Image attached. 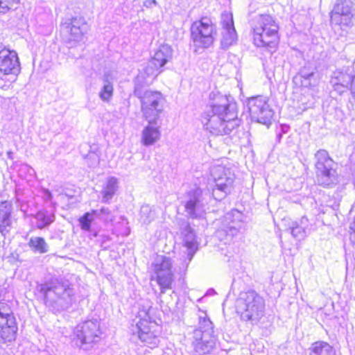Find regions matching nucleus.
I'll list each match as a JSON object with an SVG mask.
<instances>
[{"label":"nucleus","mask_w":355,"mask_h":355,"mask_svg":"<svg viewBox=\"0 0 355 355\" xmlns=\"http://www.w3.org/2000/svg\"><path fill=\"white\" fill-rule=\"evenodd\" d=\"M210 98L214 101L211 110L202 116L205 128L214 135L230 134L240 125L236 102L232 97L220 94H211Z\"/></svg>","instance_id":"1"},{"label":"nucleus","mask_w":355,"mask_h":355,"mask_svg":"<svg viewBox=\"0 0 355 355\" xmlns=\"http://www.w3.org/2000/svg\"><path fill=\"white\" fill-rule=\"evenodd\" d=\"M253 40L258 47L275 49L279 41V26L270 15L257 17L253 24Z\"/></svg>","instance_id":"2"},{"label":"nucleus","mask_w":355,"mask_h":355,"mask_svg":"<svg viewBox=\"0 0 355 355\" xmlns=\"http://www.w3.org/2000/svg\"><path fill=\"white\" fill-rule=\"evenodd\" d=\"M139 81H143L141 76L137 79V85L135 87L134 94L140 99L141 111L148 121H155L159 116L164 110L165 99L159 92L144 91Z\"/></svg>","instance_id":"3"},{"label":"nucleus","mask_w":355,"mask_h":355,"mask_svg":"<svg viewBox=\"0 0 355 355\" xmlns=\"http://www.w3.org/2000/svg\"><path fill=\"white\" fill-rule=\"evenodd\" d=\"M264 308L263 298L254 291L241 293L236 300V311L245 321L261 318Z\"/></svg>","instance_id":"4"},{"label":"nucleus","mask_w":355,"mask_h":355,"mask_svg":"<svg viewBox=\"0 0 355 355\" xmlns=\"http://www.w3.org/2000/svg\"><path fill=\"white\" fill-rule=\"evenodd\" d=\"M315 177L318 184L331 187L338 182L337 164L326 150L320 149L315 154Z\"/></svg>","instance_id":"5"},{"label":"nucleus","mask_w":355,"mask_h":355,"mask_svg":"<svg viewBox=\"0 0 355 355\" xmlns=\"http://www.w3.org/2000/svg\"><path fill=\"white\" fill-rule=\"evenodd\" d=\"M216 36V26L209 17L194 21L191 26V38L195 51L210 47Z\"/></svg>","instance_id":"6"},{"label":"nucleus","mask_w":355,"mask_h":355,"mask_svg":"<svg viewBox=\"0 0 355 355\" xmlns=\"http://www.w3.org/2000/svg\"><path fill=\"white\" fill-rule=\"evenodd\" d=\"M137 334L139 339L150 348H155L159 343L160 325L151 318L148 311L143 309L138 313Z\"/></svg>","instance_id":"7"},{"label":"nucleus","mask_w":355,"mask_h":355,"mask_svg":"<svg viewBox=\"0 0 355 355\" xmlns=\"http://www.w3.org/2000/svg\"><path fill=\"white\" fill-rule=\"evenodd\" d=\"M18 333V322L13 311L11 300L0 301V340L3 343H11L16 340Z\"/></svg>","instance_id":"8"},{"label":"nucleus","mask_w":355,"mask_h":355,"mask_svg":"<svg viewBox=\"0 0 355 355\" xmlns=\"http://www.w3.org/2000/svg\"><path fill=\"white\" fill-rule=\"evenodd\" d=\"M247 105L252 121L268 126L274 111L268 104V99L263 96H253L248 99Z\"/></svg>","instance_id":"9"},{"label":"nucleus","mask_w":355,"mask_h":355,"mask_svg":"<svg viewBox=\"0 0 355 355\" xmlns=\"http://www.w3.org/2000/svg\"><path fill=\"white\" fill-rule=\"evenodd\" d=\"M355 15L352 0H337L331 12V22L341 26H349Z\"/></svg>","instance_id":"10"},{"label":"nucleus","mask_w":355,"mask_h":355,"mask_svg":"<svg viewBox=\"0 0 355 355\" xmlns=\"http://www.w3.org/2000/svg\"><path fill=\"white\" fill-rule=\"evenodd\" d=\"M224 171V166H215L211 169V175L215 182L216 188L213 190L214 200H218V198H224L230 193L232 189V185L234 181V173H228V177L220 178Z\"/></svg>","instance_id":"11"},{"label":"nucleus","mask_w":355,"mask_h":355,"mask_svg":"<svg viewBox=\"0 0 355 355\" xmlns=\"http://www.w3.org/2000/svg\"><path fill=\"white\" fill-rule=\"evenodd\" d=\"M171 268L170 260L165 257L160 263L154 265V270L156 274L155 280L162 293L173 288L174 278Z\"/></svg>","instance_id":"12"},{"label":"nucleus","mask_w":355,"mask_h":355,"mask_svg":"<svg viewBox=\"0 0 355 355\" xmlns=\"http://www.w3.org/2000/svg\"><path fill=\"white\" fill-rule=\"evenodd\" d=\"M221 40L220 46L223 49H227L235 44L238 37L234 28L232 14L224 12L221 15Z\"/></svg>","instance_id":"13"},{"label":"nucleus","mask_w":355,"mask_h":355,"mask_svg":"<svg viewBox=\"0 0 355 355\" xmlns=\"http://www.w3.org/2000/svg\"><path fill=\"white\" fill-rule=\"evenodd\" d=\"M20 71L17 53L5 47L0 49V71L4 75L17 76Z\"/></svg>","instance_id":"14"},{"label":"nucleus","mask_w":355,"mask_h":355,"mask_svg":"<svg viewBox=\"0 0 355 355\" xmlns=\"http://www.w3.org/2000/svg\"><path fill=\"white\" fill-rule=\"evenodd\" d=\"M62 26L69 33V40L73 42L83 41L88 29L83 17H73L67 19Z\"/></svg>","instance_id":"15"},{"label":"nucleus","mask_w":355,"mask_h":355,"mask_svg":"<svg viewBox=\"0 0 355 355\" xmlns=\"http://www.w3.org/2000/svg\"><path fill=\"white\" fill-rule=\"evenodd\" d=\"M293 81L296 85H300L302 87L312 88L318 85L319 77L313 69L304 67L294 77Z\"/></svg>","instance_id":"16"},{"label":"nucleus","mask_w":355,"mask_h":355,"mask_svg":"<svg viewBox=\"0 0 355 355\" xmlns=\"http://www.w3.org/2000/svg\"><path fill=\"white\" fill-rule=\"evenodd\" d=\"M98 325L92 321H85L76 327V338L80 344H85L87 338H95L98 335Z\"/></svg>","instance_id":"17"},{"label":"nucleus","mask_w":355,"mask_h":355,"mask_svg":"<svg viewBox=\"0 0 355 355\" xmlns=\"http://www.w3.org/2000/svg\"><path fill=\"white\" fill-rule=\"evenodd\" d=\"M160 67L157 66L153 60H150L146 65L141 70H139L138 75L135 78L134 83L135 87L137 85V79L141 76L143 81H139L141 87H145L150 84L162 71Z\"/></svg>","instance_id":"18"},{"label":"nucleus","mask_w":355,"mask_h":355,"mask_svg":"<svg viewBox=\"0 0 355 355\" xmlns=\"http://www.w3.org/2000/svg\"><path fill=\"white\" fill-rule=\"evenodd\" d=\"M159 127L157 125L156 120L148 121L141 132V143L146 146H151L156 143L160 138Z\"/></svg>","instance_id":"19"},{"label":"nucleus","mask_w":355,"mask_h":355,"mask_svg":"<svg viewBox=\"0 0 355 355\" xmlns=\"http://www.w3.org/2000/svg\"><path fill=\"white\" fill-rule=\"evenodd\" d=\"M172 55L171 47L168 44H163L159 46L150 60L162 68L171 59Z\"/></svg>","instance_id":"20"},{"label":"nucleus","mask_w":355,"mask_h":355,"mask_svg":"<svg viewBox=\"0 0 355 355\" xmlns=\"http://www.w3.org/2000/svg\"><path fill=\"white\" fill-rule=\"evenodd\" d=\"M347 71H337L334 73V76L332 78L331 83L334 86L338 87L339 85L347 88L351 87L352 79H354V73Z\"/></svg>","instance_id":"21"},{"label":"nucleus","mask_w":355,"mask_h":355,"mask_svg":"<svg viewBox=\"0 0 355 355\" xmlns=\"http://www.w3.org/2000/svg\"><path fill=\"white\" fill-rule=\"evenodd\" d=\"M309 355H335L336 352L333 347L327 342L315 341L310 347Z\"/></svg>","instance_id":"22"},{"label":"nucleus","mask_w":355,"mask_h":355,"mask_svg":"<svg viewBox=\"0 0 355 355\" xmlns=\"http://www.w3.org/2000/svg\"><path fill=\"white\" fill-rule=\"evenodd\" d=\"M111 79L108 73H105L103 78V85L98 94L99 98L104 102H109L113 96L114 88Z\"/></svg>","instance_id":"23"},{"label":"nucleus","mask_w":355,"mask_h":355,"mask_svg":"<svg viewBox=\"0 0 355 355\" xmlns=\"http://www.w3.org/2000/svg\"><path fill=\"white\" fill-rule=\"evenodd\" d=\"M28 244L30 248L35 252L43 254L48 251V245L42 237L31 238Z\"/></svg>","instance_id":"24"},{"label":"nucleus","mask_w":355,"mask_h":355,"mask_svg":"<svg viewBox=\"0 0 355 355\" xmlns=\"http://www.w3.org/2000/svg\"><path fill=\"white\" fill-rule=\"evenodd\" d=\"M117 189V180L115 178L108 179L106 186L103 191V198H112Z\"/></svg>","instance_id":"25"},{"label":"nucleus","mask_w":355,"mask_h":355,"mask_svg":"<svg viewBox=\"0 0 355 355\" xmlns=\"http://www.w3.org/2000/svg\"><path fill=\"white\" fill-rule=\"evenodd\" d=\"M10 207L7 209L5 211L0 209V232L3 233L8 232L7 227L11 225V221L10 220Z\"/></svg>","instance_id":"26"},{"label":"nucleus","mask_w":355,"mask_h":355,"mask_svg":"<svg viewBox=\"0 0 355 355\" xmlns=\"http://www.w3.org/2000/svg\"><path fill=\"white\" fill-rule=\"evenodd\" d=\"M78 221L80 225V227L84 231L89 232L91 230V225L92 220L90 218V214L89 212L85 213L79 219Z\"/></svg>","instance_id":"27"},{"label":"nucleus","mask_w":355,"mask_h":355,"mask_svg":"<svg viewBox=\"0 0 355 355\" xmlns=\"http://www.w3.org/2000/svg\"><path fill=\"white\" fill-rule=\"evenodd\" d=\"M19 1V0H0V13H6Z\"/></svg>","instance_id":"28"},{"label":"nucleus","mask_w":355,"mask_h":355,"mask_svg":"<svg viewBox=\"0 0 355 355\" xmlns=\"http://www.w3.org/2000/svg\"><path fill=\"white\" fill-rule=\"evenodd\" d=\"M37 219L42 222L41 224L37 225V227L40 230L50 225L53 221L50 216H45L44 214H37Z\"/></svg>","instance_id":"29"},{"label":"nucleus","mask_w":355,"mask_h":355,"mask_svg":"<svg viewBox=\"0 0 355 355\" xmlns=\"http://www.w3.org/2000/svg\"><path fill=\"white\" fill-rule=\"evenodd\" d=\"M349 239L350 242L355 245V217L349 225Z\"/></svg>","instance_id":"30"},{"label":"nucleus","mask_w":355,"mask_h":355,"mask_svg":"<svg viewBox=\"0 0 355 355\" xmlns=\"http://www.w3.org/2000/svg\"><path fill=\"white\" fill-rule=\"evenodd\" d=\"M201 194V191L198 188H194L191 191H189L188 196H189V200H198Z\"/></svg>","instance_id":"31"},{"label":"nucleus","mask_w":355,"mask_h":355,"mask_svg":"<svg viewBox=\"0 0 355 355\" xmlns=\"http://www.w3.org/2000/svg\"><path fill=\"white\" fill-rule=\"evenodd\" d=\"M86 158L91 160L89 164L91 166H95L99 164V156L95 153H89Z\"/></svg>","instance_id":"32"},{"label":"nucleus","mask_w":355,"mask_h":355,"mask_svg":"<svg viewBox=\"0 0 355 355\" xmlns=\"http://www.w3.org/2000/svg\"><path fill=\"white\" fill-rule=\"evenodd\" d=\"M350 91H351V94H352V98L355 101V73H354V79H352V85L350 87Z\"/></svg>","instance_id":"33"},{"label":"nucleus","mask_w":355,"mask_h":355,"mask_svg":"<svg viewBox=\"0 0 355 355\" xmlns=\"http://www.w3.org/2000/svg\"><path fill=\"white\" fill-rule=\"evenodd\" d=\"M224 173H223L221 175H220V178H223V177H228L229 175L228 173H234L230 168H227L225 166H224Z\"/></svg>","instance_id":"34"},{"label":"nucleus","mask_w":355,"mask_h":355,"mask_svg":"<svg viewBox=\"0 0 355 355\" xmlns=\"http://www.w3.org/2000/svg\"><path fill=\"white\" fill-rule=\"evenodd\" d=\"M6 201H4V202H2L1 203V205H0V206H1V208H5V209H6V208H7V205H6Z\"/></svg>","instance_id":"35"},{"label":"nucleus","mask_w":355,"mask_h":355,"mask_svg":"<svg viewBox=\"0 0 355 355\" xmlns=\"http://www.w3.org/2000/svg\"><path fill=\"white\" fill-rule=\"evenodd\" d=\"M45 193L47 194L49 198H52L51 193L49 190H46Z\"/></svg>","instance_id":"36"},{"label":"nucleus","mask_w":355,"mask_h":355,"mask_svg":"<svg viewBox=\"0 0 355 355\" xmlns=\"http://www.w3.org/2000/svg\"><path fill=\"white\" fill-rule=\"evenodd\" d=\"M1 83H2V81L0 80V87H1V88H3V85Z\"/></svg>","instance_id":"37"},{"label":"nucleus","mask_w":355,"mask_h":355,"mask_svg":"<svg viewBox=\"0 0 355 355\" xmlns=\"http://www.w3.org/2000/svg\"><path fill=\"white\" fill-rule=\"evenodd\" d=\"M153 2L154 4H156V1L155 0H153Z\"/></svg>","instance_id":"38"},{"label":"nucleus","mask_w":355,"mask_h":355,"mask_svg":"<svg viewBox=\"0 0 355 355\" xmlns=\"http://www.w3.org/2000/svg\"><path fill=\"white\" fill-rule=\"evenodd\" d=\"M354 64H355V60H354Z\"/></svg>","instance_id":"39"}]
</instances>
